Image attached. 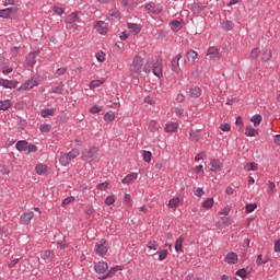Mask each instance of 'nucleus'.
Wrapping results in <instances>:
<instances>
[{
	"label": "nucleus",
	"mask_w": 280,
	"mask_h": 280,
	"mask_svg": "<svg viewBox=\"0 0 280 280\" xmlns=\"http://www.w3.org/2000/svg\"><path fill=\"white\" fill-rule=\"evenodd\" d=\"M78 156H80V150L75 148L68 153L61 152L59 156V163L63 167H67V165H69L74 159H78Z\"/></svg>",
	"instance_id": "f257e3e1"
},
{
	"label": "nucleus",
	"mask_w": 280,
	"mask_h": 280,
	"mask_svg": "<svg viewBox=\"0 0 280 280\" xmlns=\"http://www.w3.org/2000/svg\"><path fill=\"white\" fill-rule=\"evenodd\" d=\"M141 69H143V58L141 56L137 55L132 63L130 66V73L131 75H141Z\"/></svg>",
	"instance_id": "f03ea898"
},
{
	"label": "nucleus",
	"mask_w": 280,
	"mask_h": 280,
	"mask_svg": "<svg viewBox=\"0 0 280 280\" xmlns=\"http://www.w3.org/2000/svg\"><path fill=\"white\" fill-rule=\"evenodd\" d=\"M100 154V148L92 147L90 150H86L82 153V161H88V163H92V161H95Z\"/></svg>",
	"instance_id": "7ed1b4c3"
},
{
	"label": "nucleus",
	"mask_w": 280,
	"mask_h": 280,
	"mask_svg": "<svg viewBox=\"0 0 280 280\" xmlns=\"http://www.w3.org/2000/svg\"><path fill=\"white\" fill-rule=\"evenodd\" d=\"M108 241L102 238L95 244L94 253L98 255V257H104L108 253Z\"/></svg>",
	"instance_id": "20e7f679"
},
{
	"label": "nucleus",
	"mask_w": 280,
	"mask_h": 280,
	"mask_svg": "<svg viewBox=\"0 0 280 280\" xmlns=\"http://www.w3.org/2000/svg\"><path fill=\"white\" fill-rule=\"evenodd\" d=\"M40 84V79L38 77H33L28 79L25 83L22 84V91H31L34 86H38Z\"/></svg>",
	"instance_id": "39448f33"
},
{
	"label": "nucleus",
	"mask_w": 280,
	"mask_h": 280,
	"mask_svg": "<svg viewBox=\"0 0 280 280\" xmlns=\"http://www.w3.org/2000/svg\"><path fill=\"white\" fill-rule=\"evenodd\" d=\"M144 8L150 14H161L163 12V5L156 4L154 2L147 3Z\"/></svg>",
	"instance_id": "423d86ee"
},
{
	"label": "nucleus",
	"mask_w": 280,
	"mask_h": 280,
	"mask_svg": "<svg viewBox=\"0 0 280 280\" xmlns=\"http://www.w3.org/2000/svg\"><path fill=\"white\" fill-rule=\"evenodd\" d=\"M19 12V8H7L0 10V19H12V14H16Z\"/></svg>",
	"instance_id": "0eeeda50"
},
{
	"label": "nucleus",
	"mask_w": 280,
	"mask_h": 280,
	"mask_svg": "<svg viewBox=\"0 0 280 280\" xmlns=\"http://www.w3.org/2000/svg\"><path fill=\"white\" fill-rule=\"evenodd\" d=\"M94 30L102 36H106V34H108V24L104 21H97L94 25Z\"/></svg>",
	"instance_id": "6e6552de"
},
{
	"label": "nucleus",
	"mask_w": 280,
	"mask_h": 280,
	"mask_svg": "<svg viewBox=\"0 0 280 280\" xmlns=\"http://www.w3.org/2000/svg\"><path fill=\"white\" fill-rule=\"evenodd\" d=\"M153 74L155 78H162L163 77V60H156L152 67Z\"/></svg>",
	"instance_id": "1a4fd4ad"
},
{
	"label": "nucleus",
	"mask_w": 280,
	"mask_h": 280,
	"mask_svg": "<svg viewBox=\"0 0 280 280\" xmlns=\"http://www.w3.org/2000/svg\"><path fill=\"white\" fill-rule=\"evenodd\" d=\"M40 257L45 261V264H51V261H54V257H56V254H54V252L49 249H46L42 252Z\"/></svg>",
	"instance_id": "9d476101"
},
{
	"label": "nucleus",
	"mask_w": 280,
	"mask_h": 280,
	"mask_svg": "<svg viewBox=\"0 0 280 280\" xmlns=\"http://www.w3.org/2000/svg\"><path fill=\"white\" fill-rule=\"evenodd\" d=\"M0 86H3V89H16V86H19V82L10 81L8 79H0Z\"/></svg>",
	"instance_id": "9b49d317"
},
{
	"label": "nucleus",
	"mask_w": 280,
	"mask_h": 280,
	"mask_svg": "<svg viewBox=\"0 0 280 280\" xmlns=\"http://www.w3.org/2000/svg\"><path fill=\"white\" fill-rule=\"evenodd\" d=\"M38 54H40V51H33L26 56L27 67H34L36 65V58H37Z\"/></svg>",
	"instance_id": "f8f14e48"
},
{
	"label": "nucleus",
	"mask_w": 280,
	"mask_h": 280,
	"mask_svg": "<svg viewBox=\"0 0 280 280\" xmlns=\"http://www.w3.org/2000/svg\"><path fill=\"white\" fill-rule=\"evenodd\" d=\"M94 270H95V272H97L98 275H104V272H105L106 270H108V262L98 261V262L94 266Z\"/></svg>",
	"instance_id": "ddd939ff"
},
{
	"label": "nucleus",
	"mask_w": 280,
	"mask_h": 280,
	"mask_svg": "<svg viewBox=\"0 0 280 280\" xmlns=\"http://www.w3.org/2000/svg\"><path fill=\"white\" fill-rule=\"evenodd\" d=\"M200 129H191L189 132V141L192 143H198L200 141Z\"/></svg>",
	"instance_id": "4468645a"
},
{
	"label": "nucleus",
	"mask_w": 280,
	"mask_h": 280,
	"mask_svg": "<svg viewBox=\"0 0 280 280\" xmlns=\"http://www.w3.org/2000/svg\"><path fill=\"white\" fill-rule=\"evenodd\" d=\"M237 261H240V258L237 256V253L234 252H230L226 254L225 256V262L226 264H237Z\"/></svg>",
	"instance_id": "2eb2a0df"
},
{
	"label": "nucleus",
	"mask_w": 280,
	"mask_h": 280,
	"mask_svg": "<svg viewBox=\"0 0 280 280\" xmlns=\"http://www.w3.org/2000/svg\"><path fill=\"white\" fill-rule=\"evenodd\" d=\"M210 170L211 172H222V167H224V165H222V162H220V160H212L210 162Z\"/></svg>",
	"instance_id": "dca6fc26"
},
{
	"label": "nucleus",
	"mask_w": 280,
	"mask_h": 280,
	"mask_svg": "<svg viewBox=\"0 0 280 280\" xmlns=\"http://www.w3.org/2000/svg\"><path fill=\"white\" fill-rule=\"evenodd\" d=\"M180 58H183V55L178 54L172 61V71H174V73H178V69L180 67V65L178 62H180Z\"/></svg>",
	"instance_id": "f3484780"
},
{
	"label": "nucleus",
	"mask_w": 280,
	"mask_h": 280,
	"mask_svg": "<svg viewBox=\"0 0 280 280\" xmlns=\"http://www.w3.org/2000/svg\"><path fill=\"white\" fill-rule=\"evenodd\" d=\"M139 174L130 173L126 177L122 178V185H130V183H135L137 180Z\"/></svg>",
	"instance_id": "a211bd4d"
},
{
	"label": "nucleus",
	"mask_w": 280,
	"mask_h": 280,
	"mask_svg": "<svg viewBox=\"0 0 280 280\" xmlns=\"http://www.w3.org/2000/svg\"><path fill=\"white\" fill-rule=\"evenodd\" d=\"M170 27L172 30V32H180L183 30V22L178 21V20H173L170 23Z\"/></svg>",
	"instance_id": "6ab92c4d"
},
{
	"label": "nucleus",
	"mask_w": 280,
	"mask_h": 280,
	"mask_svg": "<svg viewBox=\"0 0 280 280\" xmlns=\"http://www.w3.org/2000/svg\"><path fill=\"white\" fill-rule=\"evenodd\" d=\"M189 95L190 97H192L194 100H198V97H200V95H202V90L199 86H192L189 90Z\"/></svg>",
	"instance_id": "aec40b11"
},
{
	"label": "nucleus",
	"mask_w": 280,
	"mask_h": 280,
	"mask_svg": "<svg viewBox=\"0 0 280 280\" xmlns=\"http://www.w3.org/2000/svg\"><path fill=\"white\" fill-rule=\"evenodd\" d=\"M47 170H49V166H47V164L39 163L35 166L36 174H38L39 176L47 174Z\"/></svg>",
	"instance_id": "412c9836"
},
{
	"label": "nucleus",
	"mask_w": 280,
	"mask_h": 280,
	"mask_svg": "<svg viewBox=\"0 0 280 280\" xmlns=\"http://www.w3.org/2000/svg\"><path fill=\"white\" fill-rule=\"evenodd\" d=\"M33 218H34V213L32 211L25 212L21 217V222H22V224H30L32 222Z\"/></svg>",
	"instance_id": "4be33fe9"
},
{
	"label": "nucleus",
	"mask_w": 280,
	"mask_h": 280,
	"mask_svg": "<svg viewBox=\"0 0 280 280\" xmlns=\"http://www.w3.org/2000/svg\"><path fill=\"white\" fill-rule=\"evenodd\" d=\"M207 56H209L211 60H218V58H220V52L218 51V48L210 47L208 48Z\"/></svg>",
	"instance_id": "5701e85b"
},
{
	"label": "nucleus",
	"mask_w": 280,
	"mask_h": 280,
	"mask_svg": "<svg viewBox=\"0 0 280 280\" xmlns=\"http://www.w3.org/2000/svg\"><path fill=\"white\" fill-rule=\"evenodd\" d=\"M79 21H80V18L78 16V12H73L66 18L65 23L73 24V23H78Z\"/></svg>",
	"instance_id": "b1692460"
},
{
	"label": "nucleus",
	"mask_w": 280,
	"mask_h": 280,
	"mask_svg": "<svg viewBox=\"0 0 280 280\" xmlns=\"http://www.w3.org/2000/svg\"><path fill=\"white\" fill-rule=\"evenodd\" d=\"M221 27H222V30H224V32H231V30H233L235 27V24L232 21L224 20L221 23Z\"/></svg>",
	"instance_id": "393cba45"
},
{
	"label": "nucleus",
	"mask_w": 280,
	"mask_h": 280,
	"mask_svg": "<svg viewBox=\"0 0 280 280\" xmlns=\"http://www.w3.org/2000/svg\"><path fill=\"white\" fill-rule=\"evenodd\" d=\"M56 115V108H44L40 112V116L44 118L54 117Z\"/></svg>",
	"instance_id": "a878e982"
},
{
	"label": "nucleus",
	"mask_w": 280,
	"mask_h": 280,
	"mask_svg": "<svg viewBox=\"0 0 280 280\" xmlns=\"http://www.w3.org/2000/svg\"><path fill=\"white\" fill-rule=\"evenodd\" d=\"M15 148L18 152H27V141L20 140L16 142Z\"/></svg>",
	"instance_id": "bb28decb"
},
{
	"label": "nucleus",
	"mask_w": 280,
	"mask_h": 280,
	"mask_svg": "<svg viewBox=\"0 0 280 280\" xmlns=\"http://www.w3.org/2000/svg\"><path fill=\"white\" fill-rule=\"evenodd\" d=\"M186 58L189 62H196L198 59V52L196 50H188L186 52Z\"/></svg>",
	"instance_id": "cd10ccee"
},
{
	"label": "nucleus",
	"mask_w": 280,
	"mask_h": 280,
	"mask_svg": "<svg viewBox=\"0 0 280 280\" xmlns=\"http://www.w3.org/2000/svg\"><path fill=\"white\" fill-rule=\"evenodd\" d=\"M127 27L132 32V34H139L141 32V25L139 24L128 23Z\"/></svg>",
	"instance_id": "c85d7f7f"
},
{
	"label": "nucleus",
	"mask_w": 280,
	"mask_h": 280,
	"mask_svg": "<svg viewBox=\"0 0 280 280\" xmlns=\"http://www.w3.org/2000/svg\"><path fill=\"white\" fill-rule=\"evenodd\" d=\"M252 124H254L255 128H257V126H259L261 124V121H264V117H261V115L256 114L250 118Z\"/></svg>",
	"instance_id": "c756f323"
},
{
	"label": "nucleus",
	"mask_w": 280,
	"mask_h": 280,
	"mask_svg": "<svg viewBox=\"0 0 280 280\" xmlns=\"http://www.w3.org/2000/svg\"><path fill=\"white\" fill-rule=\"evenodd\" d=\"M183 242H185V238L183 236H179L175 242V250L176 253L183 252Z\"/></svg>",
	"instance_id": "7c9ffc66"
},
{
	"label": "nucleus",
	"mask_w": 280,
	"mask_h": 280,
	"mask_svg": "<svg viewBox=\"0 0 280 280\" xmlns=\"http://www.w3.org/2000/svg\"><path fill=\"white\" fill-rule=\"evenodd\" d=\"M222 224L218 223V228L219 229H224L226 226H231L233 224V221L231 220V218H222Z\"/></svg>",
	"instance_id": "2f4dec72"
},
{
	"label": "nucleus",
	"mask_w": 280,
	"mask_h": 280,
	"mask_svg": "<svg viewBox=\"0 0 280 280\" xmlns=\"http://www.w3.org/2000/svg\"><path fill=\"white\" fill-rule=\"evenodd\" d=\"M245 135L246 137H257V135H259V131H257V129H254L253 127H246L245 129Z\"/></svg>",
	"instance_id": "473e14b6"
},
{
	"label": "nucleus",
	"mask_w": 280,
	"mask_h": 280,
	"mask_svg": "<svg viewBox=\"0 0 280 280\" xmlns=\"http://www.w3.org/2000/svg\"><path fill=\"white\" fill-rule=\"evenodd\" d=\"M176 130H178V124L176 122L166 124L165 132H176Z\"/></svg>",
	"instance_id": "72a5a7b5"
},
{
	"label": "nucleus",
	"mask_w": 280,
	"mask_h": 280,
	"mask_svg": "<svg viewBox=\"0 0 280 280\" xmlns=\"http://www.w3.org/2000/svg\"><path fill=\"white\" fill-rule=\"evenodd\" d=\"M12 106V102L10 100L0 101V110H8Z\"/></svg>",
	"instance_id": "f704fd0d"
},
{
	"label": "nucleus",
	"mask_w": 280,
	"mask_h": 280,
	"mask_svg": "<svg viewBox=\"0 0 280 280\" xmlns=\"http://www.w3.org/2000/svg\"><path fill=\"white\" fill-rule=\"evenodd\" d=\"M244 170H245L246 172H257V170H258L257 163H255V162H249V163H247V164L245 165Z\"/></svg>",
	"instance_id": "c9c22d12"
},
{
	"label": "nucleus",
	"mask_w": 280,
	"mask_h": 280,
	"mask_svg": "<svg viewBox=\"0 0 280 280\" xmlns=\"http://www.w3.org/2000/svg\"><path fill=\"white\" fill-rule=\"evenodd\" d=\"M270 58H272V50L271 49H266L262 55H261V60L264 62H268V60H270Z\"/></svg>",
	"instance_id": "e433bc0d"
},
{
	"label": "nucleus",
	"mask_w": 280,
	"mask_h": 280,
	"mask_svg": "<svg viewBox=\"0 0 280 280\" xmlns=\"http://www.w3.org/2000/svg\"><path fill=\"white\" fill-rule=\"evenodd\" d=\"M180 205V198H173L168 201V207L171 209H176Z\"/></svg>",
	"instance_id": "4c0bfd02"
},
{
	"label": "nucleus",
	"mask_w": 280,
	"mask_h": 280,
	"mask_svg": "<svg viewBox=\"0 0 280 280\" xmlns=\"http://www.w3.org/2000/svg\"><path fill=\"white\" fill-rule=\"evenodd\" d=\"M275 189H277V186L275 185L273 182H268L267 184V194H269V196H272V194H275Z\"/></svg>",
	"instance_id": "58836bf2"
},
{
	"label": "nucleus",
	"mask_w": 280,
	"mask_h": 280,
	"mask_svg": "<svg viewBox=\"0 0 280 280\" xmlns=\"http://www.w3.org/2000/svg\"><path fill=\"white\" fill-rule=\"evenodd\" d=\"M21 3V0H4L3 5L7 8L8 5H14L15 8H19Z\"/></svg>",
	"instance_id": "ea45409f"
},
{
	"label": "nucleus",
	"mask_w": 280,
	"mask_h": 280,
	"mask_svg": "<svg viewBox=\"0 0 280 280\" xmlns=\"http://www.w3.org/2000/svg\"><path fill=\"white\" fill-rule=\"evenodd\" d=\"M203 209H212L213 208V198H208L202 202Z\"/></svg>",
	"instance_id": "a19ab883"
},
{
	"label": "nucleus",
	"mask_w": 280,
	"mask_h": 280,
	"mask_svg": "<svg viewBox=\"0 0 280 280\" xmlns=\"http://www.w3.org/2000/svg\"><path fill=\"white\" fill-rule=\"evenodd\" d=\"M205 10V7L202 4L195 3L192 5V12L194 14H200Z\"/></svg>",
	"instance_id": "79ce46f5"
},
{
	"label": "nucleus",
	"mask_w": 280,
	"mask_h": 280,
	"mask_svg": "<svg viewBox=\"0 0 280 280\" xmlns=\"http://www.w3.org/2000/svg\"><path fill=\"white\" fill-rule=\"evenodd\" d=\"M259 54H261L259 47L254 48L250 52L252 60H257V58H259Z\"/></svg>",
	"instance_id": "37998d69"
},
{
	"label": "nucleus",
	"mask_w": 280,
	"mask_h": 280,
	"mask_svg": "<svg viewBox=\"0 0 280 280\" xmlns=\"http://www.w3.org/2000/svg\"><path fill=\"white\" fill-rule=\"evenodd\" d=\"M62 91H65V84H62V83L60 85L51 89V92L56 93L57 95H62Z\"/></svg>",
	"instance_id": "c03bdc74"
},
{
	"label": "nucleus",
	"mask_w": 280,
	"mask_h": 280,
	"mask_svg": "<svg viewBox=\"0 0 280 280\" xmlns=\"http://www.w3.org/2000/svg\"><path fill=\"white\" fill-rule=\"evenodd\" d=\"M104 84L103 80H94L90 83V89H97Z\"/></svg>",
	"instance_id": "a18cd8bd"
},
{
	"label": "nucleus",
	"mask_w": 280,
	"mask_h": 280,
	"mask_svg": "<svg viewBox=\"0 0 280 280\" xmlns=\"http://www.w3.org/2000/svg\"><path fill=\"white\" fill-rule=\"evenodd\" d=\"M142 156L145 163H150V161H152V152L150 151H143Z\"/></svg>",
	"instance_id": "49530a36"
},
{
	"label": "nucleus",
	"mask_w": 280,
	"mask_h": 280,
	"mask_svg": "<svg viewBox=\"0 0 280 280\" xmlns=\"http://www.w3.org/2000/svg\"><path fill=\"white\" fill-rule=\"evenodd\" d=\"M159 260L164 261V259H167V249H161L158 252Z\"/></svg>",
	"instance_id": "de8ad7c7"
},
{
	"label": "nucleus",
	"mask_w": 280,
	"mask_h": 280,
	"mask_svg": "<svg viewBox=\"0 0 280 280\" xmlns=\"http://www.w3.org/2000/svg\"><path fill=\"white\" fill-rule=\"evenodd\" d=\"M192 191L198 198H202V196H205V190L202 188L194 187Z\"/></svg>",
	"instance_id": "09e8293b"
},
{
	"label": "nucleus",
	"mask_w": 280,
	"mask_h": 280,
	"mask_svg": "<svg viewBox=\"0 0 280 280\" xmlns=\"http://www.w3.org/2000/svg\"><path fill=\"white\" fill-rule=\"evenodd\" d=\"M256 208H257V203H248L245 207V211L246 213H253V211H255Z\"/></svg>",
	"instance_id": "8fccbe9b"
},
{
	"label": "nucleus",
	"mask_w": 280,
	"mask_h": 280,
	"mask_svg": "<svg viewBox=\"0 0 280 280\" xmlns=\"http://www.w3.org/2000/svg\"><path fill=\"white\" fill-rule=\"evenodd\" d=\"M147 247H148L150 250H158L159 244L156 243V241H150V242L148 243Z\"/></svg>",
	"instance_id": "3c124183"
},
{
	"label": "nucleus",
	"mask_w": 280,
	"mask_h": 280,
	"mask_svg": "<svg viewBox=\"0 0 280 280\" xmlns=\"http://www.w3.org/2000/svg\"><path fill=\"white\" fill-rule=\"evenodd\" d=\"M26 152L27 154H32V152H38V147H36V144H27Z\"/></svg>",
	"instance_id": "603ef678"
},
{
	"label": "nucleus",
	"mask_w": 280,
	"mask_h": 280,
	"mask_svg": "<svg viewBox=\"0 0 280 280\" xmlns=\"http://www.w3.org/2000/svg\"><path fill=\"white\" fill-rule=\"evenodd\" d=\"M114 119H115V113H113V112H107L104 115V120L105 121H113Z\"/></svg>",
	"instance_id": "864d4df0"
},
{
	"label": "nucleus",
	"mask_w": 280,
	"mask_h": 280,
	"mask_svg": "<svg viewBox=\"0 0 280 280\" xmlns=\"http://www.w3.org/2000/svg\"><path fill=\"white\" fill-rule=\"evenodd\" d=\"M125 205L126 207H132V197L130 196V194L125 195Z\"/></svg>",
	"instance_id": "5fc2aeb1"
},
{
	"label": "nucleus",
	"mask_w": 280,
	"mask_h": 280,
	"mask_svg": "<svg viewBox=\"0 0 280 280\" xmlns=\"http://www.w3.org/2000/svg\"><path fill=\"white\" fill-rule=\"evenodd\" d=\"M75 200V197L73 196H70V197H67L66 199H63V201L61 202V205L63 207H67V205H71V202H73Z\"/></svg>",
	"instance_id": "6e6d98bb"
},
{
	"label": "nucleus",
	"mask_w": 280,
	"mask_h": 280,
	"mask_svg": "<svg viewBox=\"0 0 280 280\" xmlns=\"http://www.w3.org/2000/svg\"><path fill=\"white\" fill-rule=\"evenodd\" d=\"M149 128H150L151 132H156V130H159V128H160L159 122L151 121L149 125Z\"/></svg>",
	"instance_id": "4d7b16f0"
},
{
	"label": "nucleus",
	"mask_w": 280,
	"mask_h": 280,
	"mask_svg": "<svg viewBox=\"0 0 280 280\" xmlns=\"http://www.w3.org/2000/svg\"><path fill=\"white\" fill-rule=\"evenodd\" d=\"M52 12H55V14H57L58 16H62V14H65V9L60 7H54Z\"/></svg>",
	"instance_id": "13d9d810"
},
{
	"label": "nucleus",
	"mask_w": 280,
	"mask_h": 280,
	"mask_svg": "<svg viewBox=\"0 0 280 280\" xmlns=\"http://www.w3.org/2000/svg\"><path fill=\"white\" fill-rule=\"evenodd\" d=\"M39 130L40 132H49L51 130V125L49 124H43L40 127H39Z\"/></svg>",
	"instance_id": "bf43d9fd"
},
{
	"label": "nucleus",
	"mask_w": 280,
	"mask_h": 280,
	"mask_svg": "<svg viewBox=\"0 0 280 280\" xmlns=\"http://www.w3.org/2000/svg\"><path fill=\"white\" fill-rule=\"evenodd\" d=\"M117 270H119V267H113L109 269V271L105 275V277H109V279L112 277H115V272H117Z\"/></svg>",
	"instance_id": "052dcab7"
},
{
	"label": "nucleus",
	"mask_w": 280,
	"mask_h": 280,
	"mask_svg": "<svg viewBox=\"0 0 280 280\" xmlns=\"http://www.w3.org/2000/svg\"><path fill=\"white\" fill-rule=\"evenodd\" d=\"M96 60L98 62H104V60H106V55L104 52H96Z\"/></svg>",
	"instance_id": "680f3d73"
},
{
	"label": "nucleus",
	"mask_w": 280,
	"mask_h": 280,
	"mask_svg": "<svg viewBox=\"0 0 280 280\" xmlns=\"http://www.w3.org/2000/svg\"><path fill=\"white\" fill-rule=\"evenodd\" d=\"M105 205H108V206L115 205V196H108V197H106V199H105Z\"/></svg>",
	"instance_id": "e2e57ef3"
},
{
	"label": "nucleus",
	"mask_w": 280,
	"mask_h": 280,
	"mask_svg": "<svg viewBox=\"0 0 280 280\" xmlns=\"http://www.w3.org/2000/svg\"><path fill=\"white\" fill-rule=\"evenodd\" d=\"M256 264L258 266H262V264H268V260H264L262 256L261 255H258L257 256V259H256Z\"/></svg>",
	"instance_id": "0e129e2a"
},
{
	"label": "nucleus",
	"mask_w": 280,
	"mask_h": 280,
	"mask_svg": "<svg viewBox=\"0 0 280 280\" xmlns=\"http://www.w3.org/2000/svg\"><path fill=\"white\" fill-rule=\"evenodd\" d=\"M220 129L222 130V132H229L231 130V125L223 124L220 126Z\"/></svg>",
	"instance_id": "69168bd1"
},
{
	"label": "nucleus",
	"mask_w": 280,
	"mask_h": 280,
	"mask_svg": "<svg viewBox=\"0 0 280 280\" xmlns=\"http://www.w3.org/2000/svg\"><path fill=\"white\" fill-rule=\"evenodd\" d=\"M236 275L238 277H242V279H246V269H240L236 271Z\"/></svg>",
	"instance_id": "338daca9"
},
{
	"label": "nucleus",
	"mask_w": 280,
	"mask_h": 280,
	"mask_svg": "<svg viewBox=\"0 0 280 280\" xmlns=\"http://www.w3.org/2000/svg\"><path fill=\"white\" fill-rule=\"evenodd\" d=\"M56 73L57 75H65L67 73V68H59Z\"/></svg>",
	"instance_id": "774afa93"
}]
</instances>
